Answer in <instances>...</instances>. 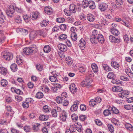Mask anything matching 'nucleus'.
Here are the masks:
<instances>
[{"mask_svg": "<svg viewBox=\"0 0 133 133\" xmlns=\"http://www.w3.org/2000/svg\"><path fill=\"white\" fill-rule=\"evenodd\" d=\"M58 78V77H55L53 75L50 76L49 77V79L50 81L54 82H57Z\"/></svg>", "mask_w": 133, "mask_h": 133, "instance_id": "29", "label": "nucleus"}, {"mask_svg": "<svg viewBox=\"0 0 133 133\" xmlns=\"http://www.w3.org/2000/svg\"><path fill=\"white\" fill-rule=\"evenodd\" d=\"M38 35L37 31H34L31 32L30 35V38L31 40H33L36 38Z\"/></svg>", "mask_w": 133, "mask_h": 133, "instance_id": "18", "label": "nucleus"}, {"mask_svg": "<svg viewBox=\"0 0 133 133\" xmlns=\"http://www.w3.org/2000/svg\"><path fill=\"white\" fill-rule=\"evenodd\" d=\"M111 65L113 68L116 69H118L119 67L118 63L116 61H112L111 63Z\"/></svg>", "mask_w": 133, "mask_h": 133, "instance_id": "19", "label": "nucleus"}, {"mask_svg": "<svg viewBox=\"0 0 133 133\" xmlns=\"http://www.w3.org/2000/svg\"><path fill=\"white\" fill-rule=\"evenodd\" d=\"M115 75L114 73L112 72H109L107 76V77L108 78L110 79L113 78L115 77Z\"/></svg>", "mask_w": 133, "mask_h": 133, "instance_id": "36", "label": "nucleus"}, {"mask_svg": "<svg viewBox=\"0 0 133 133\" xmlns=\"http://www.w3.org/2000/svg\"><path fill=\"white\" fill-rule=\"evenodd\" d=\"M70 91L72 94H75L77 91V88L74 83L71 84L69 86Z\"/></svg>", "mask_w": 133, "mask_h": 133, "instance_id": "10", "label": "nucleus"}, {"mask_svg": "<svg viewBox=\"0 0 133 133\" xmlns=\"http://www.w3.org/2000/svg\"><path fill=\"white\" fill-rule=\"evenodd\" d=\"M1 55L4 59L8 61L12 59L13 57L12 54L8 51L2 52Z\"/></svg>", "mask_w": 133, "mask_h": 133, "instance_id": "3", "label": "nucleus"}, {"mask_svg": "<svg viewBox=\"0 0 133 133\" xmlns=\"http://www.w3.org/2000/svg\"><path fill=\"white\" fill-rule=\"evenodd\" d=\"M108 5L105 3H99L98 4V8L102 12L105 11L108 8Z\"/></svg>", "mask_w": 133, "mask_h": 133, "instance_id": "6", "label": "nucleus"}, {"mask_svg": "<svg viewBox=\"0 0 133 133\" xmlns=\"http://www.w3.org/2000/svg\"><path fill=\"white\" fill-rule=\"evenodd\" d=\"M86 68L83 66L79 68V72L81 73H84L86 71Z\"/></svg>", "mask_w": 133, "mask_h": 133, "instance_id": "62", "label": "nucleus"}, {"mask_svg": "<svg viewBox=\"0 0 133 133\" xmlns=\"http://www.w3.org/2000/svg\"><path fill=\"white\" fill-rule=\"evenodd\" d=\"M10 68L14 72L16 71L17 70V65L14 63L11 65Z\"/></svg>", "mask_w": 133, "mask_h": 133, "instance_id": "42", "label": "nucleus"}, {"mask_svg": "<svg viewBox=\"0 0 133 133\" xmlns=\"http://www.w3.org/2000/svg\"><path fill=\"white\" fill-rule=\"evenodd\" d=\"M132 105H130L129 104L125 105L124 106V108L127 110H129L131 109H132Z\"/></svg>", "mask_w": 133, "mask_h": 133, "instance_id": "59", "label": "nucleus"}, {"mask_svg": "<svg viewBox=\"0 0 133 133\" xmlns=\"http://www.w3.org/2000/svg\"><path fill=\"white\" fill-rule=\"evenodd\" d=\"M111 111L109 109L105 110L104 111L103 113L105 116H109L111 114Z\"/></svg>", "mask_w": 133, "mask_h": 133, "instance_id": "38", "label": "nucleus"}, {"mask_svg": "<svg viewBox=\"0 0 133 133\" xmlns=\"http://www.w3.org/2000/svg\"><path fill=\"white\" fill-rule=\"evenodd\" d=\"M85 82H84V84L85 85H89V84L92 82L91 79L89 77H87L85 80Z\"/></svg>", "mask_w": 133, "mask_h": 133, "instance_id": "50", "label": "nucleus"}, {"mask_svg": "<svg viewBox=\"0 0 133 133\" xmlns=\"http://www.w3.org/2000/svg\"><path fill=\"white\" fill-rule=\"evenodd\" d=\"M110 31L112 34L115 36H118L120 33L117 30L114 28H111Z\"/></svg>", "mask_w": 133, "mask_h": 133, "instance_id": "22", "label": "nucleus"}, {"mask_svg": "<svg viewBox=\"0 0 133 133\" xmlns=\"http://www.w3.org/2000/svg\"><path fill=\"white\" fill-rule=\"evenodd\" d=\"M25 101L29 104L30 103H32L34 102V100L33 99L29 98L26 99Z\"/></svg>", "mask_w": 133, "mask_h": 133, "instance_id": "56", "label": "nucleus"}, {"mask_svg": "<svg viewBox=\"0 0 133 133\" xmlns=\"http://www.w3.org/2000/svg\"><path fill=\"white\" fill-rule=\"evenodd\" d=\"M15 22L17 23H21L22 22V18L21 17L18 15L15 18Z\"/></svg>", "mask_w": 133, "mask_h": 133, "instance_id": "39", "label": "nucleus"}, {"mask_svg": "<svg viewBox=\"0 0 133 133\" xmlns=\"http://www.w3.org/2000/svg\"><path fill=\"white\" fill-rule=\"evenodd\" d=\"M89 8L91 9H93L95 8L96 6L95 2L92 1H90L89 4Z\"/></svg>", "mask_w": 133, "mask_h": 133, "instance_id": "28", "label": "nucleus"}, {"mask_svg": "<svg viewBox=\"0 0 133 133\" xmlns=\"http://www.w3.org/2000/svg\"><path fill=\"white\" fill-rule=\"evenodd\" d=\"M111 121L112 123H114L115 125H118L119 124L118 120L115 118H113L112 120Z\"/></svg>", "mask_w": 133, "mask_h": 133, "instance_id": "63", "label": "nucleus"}, {"mask_svg": "<svg viewBox=\"0 0 133 133\" xmlns=\"http://www.w3.org/2000/svg\"><path fill=\"white\" fill-rule=\"evenodd\" d=\"M108 127L109 131L111 133H113L114 131V129L113 125L110 124L108 125Z\"/></svg>", "mask_w": 133, "mask_h": 133, "instance_id": "45", "label": "nucleus"}, {"mask_svg": "<svg viewBox=\"0 0 133 133\" xmlns=\"http://www.w3.org/2000/svg\"><path fill=\"white\" fill-rule=\"evenodd\" d=\"M40 125L39 123H36L32 125V130L34 132H37L39 130Z\"/></svg>", "mask_w": 133, "mask_h": 133, "instance_id": "24", "label": "nucleus"}, {"mask_svg": "<svg viewBox=\"0 0 133 133\" xmlns=\"http://www.w3.org/2000/svg\"><path fill=\"white\" fill-rule=\"evenodd\" d=\"M17 30L19 31L23 35H26L28 34V30L22 28L18 29Z\"/></svg>", "mask_w": 133, "mask_h": 133, "instance_id": "27", "label": "nucleus"}, {"mask_svg": "<svg viewBox=\"0 0 133 133\" xmlns=\"http://www.w3.org/2000/svg\"><path fill=\"white\" fill-rule=\"evenodd\" d=\"M96 41V42L92 43V44H96L97 43V42L102 43H103L104 41V39L103 35L100 34L95 39V41Z\"/></svg>", "mask_w": 133, "mask_h": 133, "instance_id": "7", "label": "nucleus"}, {"mask_svg": "<svg viewBox=\"0 0 133 133\" xmlns=\"http://www.w3.org/2000/svg\"><path fill=\"white\" fill-rule=\"evenodd\" d=\"M31 18L33 20H36L38 18H39L40 16V14L38 12H34L32 13Z\"/></svg>", "mask_w": 133, "mask_h": 133, "instance_id": "12", "label": "nucleus"}, {"mask_svg": "<svg viewBox=\"0 0 133 133\" xmlns=\"http://www.w3.org/2000/svg\"><path fill=\"white\" fill-rule=\"evenodd\" d=\"M129 94V92L127 91H122L121 92L119 93L118 94V96L120 98H124L125 97H126L127 95Z\"/></svg>", "mask_w": 133, "mask_h": 133, "instance_id": "14", "label": "nucleus"}, {"mask_svg": "<svg viewBox=\"0 0 133 133\" xmlns=\"http://www.w3.org/2000/svg\"><path fill=\"white\" fill-rule=\"evenodd\" d=\"M102 66L104 69L107 72L110 71H112V70L110 67L107 64H103Z\"/></svg>", "mask_w": 133, "mask_h": 133, "instance_id": "25", "label": "nucleus"}, {"mask_svg": "<svg viewBox=\"0 0 133 133\" xmlns=\"http://www.w3.org/2000/svg\"><path fill=\"white\" fill-rule=\"evenodd\" d=\"M111 110L113 112L116 114H118L119 113V110L115 107H113L111 108Z\"/></svg>", "mask_w": 133, "mask_h": 133, "instance_id": "53", "label": "nucleus"}, {"mask_svg": "<svg viewBox=\"0 0 133 133\" xmlns=\"http://www.w3.org/2000/svg\"><path fill=\"white\" fill-rule=\"evenodd\" d=\"M100 34L99 32H98L97 30H94L92 33V35L90 37V40L91 43L96 42V41L95 39Z\"/></svg>", "mask_w": 133, "mask_h": 133, "instance_id": "5", "label": "nucleus"}, {"mask_svg": "<svg viewBox=\"0 0 133 133\" xmlns=\"http://www.w3.org/2000/svg\"><path fill=\"white\" fill-rule=\"evenodd\" d=\"M64 99L65 98H63L61 96H58L56 98V101L58 103L61 104L62 102L63 99Z\"/></svg>", "mask_w": 133, "mask_h": 133, "instance_id": "37", "label": "nucleus"}, {"mask_svg": "<svg viewBox=\"0 0 133 133\" xmlns=\"http://www.w3.org/2000/svg\"><path fill=\"white\" fill-rule=\"evenodd\" d=\"M24 130L26 132H30L31 130L29 126H25L24 127Z\"/></svg>", "mask_w": 133, "mask_h": 133, "instance_id": "60", "label": "nucleus"}, {"mask_svg": "<svg viewBox=\"0 0 133 133\" xmlns=\"http://www.w3.org/2000/svg\"><path fill=\"white\" fill-rule=\"evenodd\" d=\"M112 90L114 92H119L123 91V89L120 87L114 86L112 87Z\"/></svg>", "mask_w": 133, "mask_h": 133, "instance_id": "20", "label": "nucleus"}, {"mask_svg": "<svg viewBox=\"0 0 133 133\" xmlns=\"http://www.w3.org/2000/svg\"><path fill=\"white\" fill-rule=\"evenodd\" d=\"M89 105L91 107H94L96 104V102L94 99H91L89 102Z\"/></svg>", "mask_w": 133, "mask_h": 133, "instance_id": "46", "label": "nucleus"}, {"mask_svg": "<svg viewBox=\"0 0 133 133\" xmlns=\"http://www.w3.org/2000/svg\"><path fill=\"white\" fill-rule=\"evenodd\" d=\"M69 10L73 13H75L76 11V6L74 4L70 5L69 6Z\"/></svg>", "mask_w": 133, "mask_h": 133, "instance_id": "17", "label": "nucleus"}, {"mask_svg": "<svg viewBox=\"0 0 133 133\" xmlns=\"http://www.w3.org/2000/svg\"><path fill=\"white\" fill-rule=\"evenodd\" d=\"M39 118L40 120L42 121H46L48 120L49 117L47 115H40Z\"/></svg>", "mask_w": 133, "mask_h": 133, "instance_id": "23", "label": "nucleus"}, {"mask_svg": "<svg viewBox=\"0 0 133 133\" xmlns=\"http://www.w3.org/2000/svg\"><path fill=\"white\" fill-rule=\"evenodd\" d=\"M38 33V35L43 36V37H46V35L47 33L45 31L42 30H39L37 31Z\"/></svg>", "mask_w": 133, "mask_h": 133, "instance_id": "31", "label": "nucleus"}, {"mask_svg": "<svg viewBox=\"0 0 133 133\" xmlns=\"http://www.w3.org/2000/svg\"><path fill=\"white\" fill-rule=\"evenodd\" d=\"M5 116L7 118H9L10 119L12 118V116L14 114L13 112H8L5 113Z\"/></svg>", "mask_w": 133, "mask_h": 133, "instance_id": "43", "label": "nucleus"}, {"mask_svg": "<svg viewBox=\"0 0 133 133\" xmlns=\"http://www.w3.org/2000/svg\"><path fill=\"white\" fill-rule=\"evenodd\" d=\"M125 126L126 128L130 131H132L133 129L132 126L129 123H126L125 124Z\"/></svg>", "mask_w": 133, "mask_h": 133, "instance_id": "32", "label": "nucleus"}, {"mask_svg": "<svg viewBox=\"0 0 133 133\" xmlns=\"http://www.w3.org/2000/svg\"><path fill=\"white\" fill-rule=\"evenodd\" d=\"M91 67L93 71L95 73H96L98 71V69L96 64L95 63L92 64Z\"/></svg>", "mask_w": 133, "mask_h": 133, "instance_id": "33", "label": "nucleus"}, {"mask_svg": "<svg viewBox=\"0 0 133 133\" xmlns=\"http://www.w3.org/2000/svg\"><path fill=\"white\" fill-rule=\"evenodd\" d=\"M43 96V93L41 92H38L36 94V98L40 99L42 98Z\"/></svg>", "mask_w": 133, "mask_h": 133, "instance_id": "44", "label": "nucleus"}, {"mask_svg": "<svg viewBox=\"0 0 133 133\" xmlns=\"http://www.w3.org/2000/svg\"><path fill=\"white\" fill-rule=\"evenodd\" d=\"M65 21V19L63 17L58 18L56 19V21L59 23H63Z\"/></svg>", "mask_w": 133, "mask_h": 133, "instance_id": "52", "label": "nucleus"}, {"mask_svg": "<svg viewBox=\"0 0 133 133\" xmlns=\"http://www.w3.org/2000/svg\"><path fill=\"white\" fill-rule=\"evenodd\" d=\"M54 109L57 112V113L58 114H59L60 112H61L62 111L61 108L60 107H55Z\"/></svg>", "mask_w": 133, "mask_h": 133, "instance_id": "58", "label": "nucleus"}, {"mask_svg": "<svg viewBox=\"0 0 133 133\" xmlns=\"http://www.w3.org/2000/svg\"><path fill=\"white\" fill-rule=\"evenodd\" d=\"M23 18L26 23L29 22L30 21V17L27 15H24L23 16Z\"/></svg>", "mask_w": 133, "mask_h": 133, "instance_id": "41", "label": "nucleus"}, {"mask_svg": "<svg viewBox=\"0 0 133 133\" xmlns=\"http://www.w3.org/2000/svg\"><path fill=\"white\" fill-rule=\"evenodd\" d=\"M51 48L49 45H46L44 48V51L45 53H48L51 51Z\"/></svg>", "mask_w": 133, "mask_h": 133, "instance_id": "34", "label": "nucleus"}, {"mask_svg": "<svg viewBox=\"0 0 133 133\" xmlns=\"http://www.w3.org/2000/svg\"><path fill=\"white\" fill-rule=\"evenodd\" d=\"M88 20L90 22H92L95 20V16L92 14H88L87 15Z\"/></svg>", "mask_w": 133, "mask_h": 133, "instance_id": "16", "label": "nucleus"}, {"mask_svg": "<svg viewBox=\"0 0 133 133\" xmlns=\"http://www.w3.org/2000/svg\"><path fill=\"white\" fill-rule=\"evenodd\" d=\"M67 117V113L66 112L63 111L61 114L60 115V120L61 121L64 122L66 121Z\"/></svg>", "mask_w": 133, "mask_h": 133, "instance_id": "13", "label": "nucleus"}, {"mask_svg": "<svg viewBox=\"0 0 133 133\" xmlns=\"http://www.w3.org/2000/svg\"><path fill=\"white\" fill-rule=\"evenodd\" d=\"M72 40L74 41H76L77 39V36L76 33H72L71 35Z\"/></svg>", "mask_w": 133, "mask_h": 133, "instance_id": "40", "label": "nucleus"}, {"mask_svg": "<svg viewBox=\"0 0 133 133\" xmlns=\"http://www.w3.org/2000/svg\"><path fill=\"white\" fill-rule=\"evenodd\" d=\"M110 41L113 43H119L121 41V39L119 38H116L115 37L112 36L110 35L109 37Z\"/></svg>", "mask_w": 133, "mask_h": 133, "instance_id": "8", "label": "nucleus"}, {"mask_svg": "<svg viewBox=\"0 0 133 133\" xmlns=\"http://www.w3.org/2000/svg\"><path fill=\"white\" fill-rule=\"evenodd\" d=\"M15 11L14 6L11 5L9 6L8 9L6 10L5 12L8 16L10 18L14 17V13Z\"/></svg>", "mask_w": 133, "mask_h": 133, "instance_id": "4", "label": "nucleus"}, {"mask_svg": "<svg viewBox=\"0 0 133 133\" xmlns=\"http://www.w3.org/2000/svg\"><path fill=\"white\" fill-rule=\"evenodd\" d=\"M59 49L62 51H65L67 50L66 46L64 44H59L58 46Z\"/></svg>", "mask_w": 133, "mask_h": 133, "instance_id": "15", "label": "nucleus"}, {"mask_svg": "<svg viewBox=\"0 0 133 133\" xmlns=\"http://www.w3.org/2000/svg\"><path fill=\"white\" fill-rule=\"evenodd\" d=\"M15 10L17 12L21 14H23L24 12V11L20 8L15 7Z\"/></svg>", "mask_w": 133, "mask_h": 133, "instance_id": "55", "label": "nucleus"}, {"mask_svg": "<svg viewBox=\"0 0 133 133\" xmlns=\"http://www.w3.org/2000/svg\"><path fill=\"white\" fill-rule=\"evenodd\" d=\"M78 125L76 127L75 124H72L70 125L69 129L70 130L72 133H75L76 130L79 132H81L82 131L83 129L81 124H78Z\"/></svg>", "mask_w": 133, "mask_h": 133, "instance_id": "2", "label": "nucleus"}, {"mask_svg": "<svg viewBox=\"0 0 133 133\" xmlns=\"http://www.w3.org/2000/svg\"><path fill=\"white\" fill-rule=\"evenodd\" d=\"M101 23L104 25H107L109 23L108 21L104 18H102L101 20Z\"/></svg>", "mask_w": 133, "mask_h": 133, "instance_id": "57", "label": "nucleus"}, {"mask_svg": "<svg viewBox=\"0 0 133 133\" xmlns=\"http://www.w3.org/2000/svg\"><path fill=\"white\" fill-rule=\"evenodd\" d=\"M50 109L49 107L45 105L43 107V111L45 112H48L50 111Z\"/></svg>", "mask_w": 133, "mask_h": 133, "instance_id": "48", "label": "nucleus"}, {"mask_svg": "<svg viewBox=\"0 0 133 133\" xmlns=\"http://www.w3.org/2000/svg\"><path fill=\"white\" fill-rule=\"evenodd\" d=\"M79 101H76L74 102V104L71 107L70 110L72 111H76L78 108V105L79 104Z\"/></svg>", "mask_w": 133, "mask_h": 133, "instance_id": "9", "label": "nucleus"}, {"mask_svg": "<svg viewBox=\"0 0 133 133\" xmlns=\"http://www.w3.org/2000/svg\"><path fill=\"white\" fill-rule=\"evenodd\" d=\"M1 84L3 87L6 86L8 84L7 81L5 79H2L1 81Z\"/></svg>", "mask_w": 133, "mask_h": 133, "instance_id": "49", "label": "nucleus"}, {"mask_svg": "<svg viewBox=\"0 0 133 133\" xmlns=\"http://www.w3.org/2000/svg\"><path fill=\"white\" fill-rule=\"evenodd\" d=\"M51 113L52 117H57L58 114L54 109L51 110Z\"/></svg>", "mask_w": 133, "mask_h": 133, "instance_id": "54", "label": "nucleus"}, {"mask_svg": "<svg viewBox=\"0 0 133 133\" xmlns=\"http://www.w3.org/2000/svg\"><path fill=\"white\" fill-rule=\"evenodd\" d=\"M72 119L73 120L77 121L78 119V117L75 114H73L71 116Z\"/></svg>", "mask_w": 133, "mask_h": 133, "instance_id": "64", "label": "nucleus"}, {"mask_svg": "<svg viewBox=\"0 0 133 133\" xmlns=\"http://www.w3.org/2000/svg\"><path fill=\"white\" fill-rule=\"evenodd\" d=\"M78 45L80 48L83 49L86 46V42L84 39L81 38L79 42Z\"/></svg>", "mask_w": 133, "mask_h": 133, "instance_id": "11", "label": "nucleus"}, {"mask_svg": "<svg viewBox=\"0 0 133 133\" xmlns=\"http://www.w3.org/2000/svg\"><path fill=\"white\" fill-rule=\"evenodd\" d=\"M67 38V36L65 34L61 35L59 37V40L63 41L66 39Z\"/></svg>", "mask_w": 133, "mask_h": 133, "instance_id": "47", "label": "nucleus"}, {"mask_svg": "<svg viewBox=\"0 0 133 133\" xmlns=\"http://www.w3.org/2000/svg\"><path fill=\"white\" fill-rule=\"evenodd\" d=\"M72 61L71 58L70 57L66 58V63L68 65H70L72 63Z\"/></svg>", "mask_w": 133, "mask_h": 133, "instance_id": "30", "label": "nucleus"}, {"mask_svg": "<svg viewBox=\"0 0 133 133\" xmlns=\"http://www.w3.org/2000/svg\"><path fill=\"white\" fill-rule=\"evenodd\" d=\"M44 10L45 13L49 15L51 14L52 12L51 8L49 6L45 7Z\"/></svg>", "mask_w": 133, "mask_h": 133, "instance_id": "21", "label": "nucleus"}, {"mask_svg": "<svg viewBox=\"0 0 133 133\" xmlns=\"http://www.w3.org/2000/svg\"><path fill=\"white\" fill-rule=\"evenodd\" d=\"M90 0H83L82 3V6L84 8H87L89 6Z\"/></svg>", "mask_w": 133, "mask_h": 133, "instance_id": "26", "label": "nucleus"}, {"mask_svg": "<svg viewBox=\"0 0 133 133\" xmlns=\"http://www.w3.org/2000/svg\"><path fill=\"white\" fill-rule=\"evenodd\" d=\"M48 24V22L45 20H43L41 22V25L42 27H44L46 26Z\"/></svg>", "mask_w": 133, "mask_h": 133, "instance_id": "51", "label": "nucleus"}, {"mask_svg": "<svg viewBox=\"0 0 133 133\" xmlns=\"http://www.w3.org/2000/svg\"><path fill=\"white\" fill-rule=\"evenodd\" d=\"M14 91L17 94L21 95L23 94V92L20 89H15Z\"/></svg>", "mask_w": 133, "mask_h": 133, "instance_id": "61", "label": "nucleus"}, {"mask_svg": "<svg viewBox=\"0 0 133 133\" xmlns=\"http://www.w3.org/2000/svg\"><path fill=\"white\" fill-rule=\"evenodd\" d=\"M37 48V47L35 45H31L29 47L24 48L23 49V51L25 54L30 55L36 51Z\"/></svg>", "mask_w": 133, "mask_h": 133, "instance_id": "1", "label": "nucleus"}, {"mask_svg": "<svg viewBox=\"0 0 133 133\" xmlns=\"http://www.w3.org/2000/svg\"><path fill=\"white\" fill-rule=\"evenodd\" d=\"M0 72L2 74L5 75L7 72V70L6 68L3 67H0Z\"/></svg>", "mask_w": 133, "mask_h": 133, "instance_id": "35", "label": "nucleus"}]
</instances>
